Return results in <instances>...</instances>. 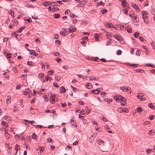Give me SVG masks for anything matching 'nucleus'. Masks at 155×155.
Listing matches in <instances>:
<instances>
[{
  "instance_id": "14",
  "label": "nucleus",
  "mask_w": 155,
  "mask_h": 155,
  "mask_svg": "<svg viewBox=\"0 0 155 155\" xmlns=\"http://www.w3.org/2000/svg\"><path fill=\"white\" fill-rule=\"evenodd\" d=\"M114 37L115 38L117 39L118 41H121L122 40V38L120 36L117 35H114Z\"/></svg>"
},
{
  "instance_id": "2",
  "label": "nucleus",
  "mask_w": 155,
  "mask_h": 155,
  "mask_svg": "<svg viewBox=\"0 0 155 155\" xmlns=\"http://www.w3.org/2000/svg\"><path fill=\"white\" fill-rule=\"evenodd\" d=\"M147 13L145 11H143L142 12V15L143 18L144 20V22L146 23H147L148 21L147 20Z\"/></svg>"
},
{
  "instance_id": "48",
  "label": "nucleus",
  "mask_w": 155,
  "mask_h": 155,
  "mask_svg": "<svg viewBox=\"0 0 155 155\" xmlns=\"http://www.w3.org/2000/svg\"><path fill=\"white\" fill-rule=\"evenodd\" d=\"M40 152L41 153L42 152H43L44 150V147H40Z\"/></svg>"
},
{
  "instance_id": "22",
  "label": "nucleus",
  "mask_w": 155,
  "mask_h": 155,
  "mask_svg": "<svg viewBox=\"0 0 155 155\" xmlns=\"http://www.w3.org/2000/svg\"><path fill=\"white\" fill-rule=\"evenodd\" d=\"M25 28V27H22L21 28H20L17 31V32L18 33H20L22 31V30H23Z\"/></svg>"
},
{
  "instance_id": "44",
  "label": "nucleus",
  "mask_w": 155,
  "mask_h": 155,
  "mask_svg": "<svg viewBox=\"0 0 155 155\" xmlns=\"http://www.w3.org/2000/svg\"><path fill=\"white\" fill-rule=\"evenodd\" d=\"M137 64H129V66H132L135 67H137Z\"/></svg>"
},
{
  "instance_id": "42",
  "label": "nucleus",
  "mask_w": 155,
  "mask_h": 155,
  "mask_svg": "<svg viewBox=\"0 0 155 155\" xmlns=\"http://www.w3.org/2000/svg\"><path fill=\"white\" fill-rule=\"evenodd\" d=\"M111 40L107 41L106 43V45L107 46L110 45L111 43Z\"/></svg>"
},
{
  "instance_id": "56",
  "label": "nucleus",
  "mask_w": 155,
  "mask_h": 155,
  "mask_svg": "<svg viewBox=\"0 0 155 155\" xmlns=\"http://www.w3.org/2000/svg\"><path fill=\"white\" fill-rule=\"evenodd\" d=\"M61 104L62 105V107H65L67 105L66 103H61Z\"/></svg>"
},
{
  "instance_id": "51",
  "label": "nucleus",
  "mask_w": 155,
  "mask_h": 155,
  "mask_svg": "<svg viewBox=\"0 0 155 155\" xmlns=\"http://www.w3.org/2000/svg\"><path fill=\"white\" fill-rule=\"evenodd\" d=\"M139 39L142 41H143V38L142 36H140L139 37Z\"/></svg>"
},
{
  "instance_id": "21",
  "label": "nucleus",
  "mask_w": 155,
  "mask_h": 155,
  "mask_svg": "<svg viewBox=\"0 0 155 155\" xmlns=\"http://www.w3.org/2000/svg\"><path fill=\"white\" fill-rule=\"evenodd\" d=\"M134 13L133 12H129V16L131 18H133L134 17Z\"/></svg>"
},
{
  "instance_id": "28",
  "label": "nucleus",
  "mask_w": 155,
  "mask_h": 155,
  "mask_svg": "<svg viewBox=\"0 0 155 155\" xmlns=\"http://www.w3.org/2000/svg\"><path fill=\"white\" fill-rule=\"evenodd\" d=\"M123 112H125L126 113H127L129 112V111L128 109H127L125 107H123Z\"/></svg>"
},
{
  "instance_id": "26",
  "label": "nucleus",
  "mask_w": 155,
  "mask_h": 155,
  "mask_svg": "<svg viewBox=\"0 0 155 155\" xmlns=\"http://www.w3.org/2000/svg\"><path fill=\"white\" fill-rule=\"evenodd\" d=\"M123 108H122V107L120 108L117 110V111L118 112H119V113H121L123 112Z\"/></svg>"
},
{
  "instance_id": "61",
  "label": "nucleus",
  "mask_w": 155,
  "mask_h": 155,
  "mask_svg": "<svg viewBox=\"0 0 155 155\" xmlns=\"http://www.w3.org/2000/svg\"><path fill=\"white\" fill-rule=\"evenodd\" d=\"M32 61H28L27 62V64L28 65H32Z\"/></svg>"
},
{
  "instance_id": "1",
  "label": "nucleus",
  "mask_w": 155,
  "mask_h": 155,
  "mask_svg": "<svg viewBox=\"0 0 155 155\" xmlns=\"http://www.w3.org/2000/svg\"><path fill=\"white\" fill-rule=\"evenodd\" d=\"M60 35L63 36H65L66 35L68 34V32L66 28H62V31H61L60 33Z\"/></svg>"
},
{
  "instance_id": "20",
  "label": "nucleus",
  "mask_w": 155,
  "mask_h": 155,
  "mask_svg": "<svg viewBox=\"0 0 155 155\" xmlns=\"http://www.w3.org/2000/svg\"><path fill=\"white\" fill-rule=\"evenodd\" d=\"M20 149V147L18 145L16 144L15 147V150L16 151V153H17L18 150Z\"/></svg>"
},
{
  "instance_id": "3",
  "label": "nucleus",
  "mask_w": 155,
  "mask_h": 155,
  "mask_svg": "<svg viewBox=\"0 0 155 155\" xmlns=\"http://www.w3.org/2000/svg\"><path fill=\"white\" fill-rule=\"evenodd\" d=\"M97 134V133H94L92 135H91L89 139V142L91 143H92L94 141V138L96 137Z\"/></svg>"
},
{
  "instance_id": "10",
  "label": "nucleus",
  "mask_w": 155,
  "mask_h": 155,
  "mask_svg": "<svg viewBox=\"0 0 155 155\" xmlns=\"http://www.w3.org/2000/svg\"><path fill=\"white\" fill-rule=\"evenodd\" d=\"M86 1L84 0H82L81 2H80L79 3V6L80 7H83L86 4Z\"/></svg>"
},
{
  "instance_id": "58",
  "label": "nucleus",
  "mask_w": 155,
  "mask_h": 155,
  "mask_svg": "<svg viewBox=\"0 0 155 155\" xmlns=\"http://www.w3.org/2000/svg\"><path fill=\"white\" fill-rule=\"evenodd\" d=\"M53 16L55 18H58V14H56L54 15Z\"/></svg>"
},
{
  "instance_id": "57",
  "label": "nucleus",
  "mask_w": 155,
  "mask_h": 155,
  "mask_svg": "<svg viewBox=\"0 0 155 155\" xmlns=\"http://www.w3.org/2000/svg\"><path fill=\"white\" fill-rule=\"evenodd\" d=\"M25 20L26 21H28L29 23H31L32 22L31 20H30L29 19L27 18L26 19H25Z\"/></svg>"
},
{
  "instance_id": "11",
  "label": "nucleus",
  "mask_w": 155,
  "mask_h": 155,
  "mask_svg": "<svg viewBox=\"0 0 155 155\" xmlns=\"http://www.w3.org/2000/svg\"><path fill=\"white\" fill-rule=\"evenodd\" d=\"M70 125L72 126H77L76 122L74 120H71L70 122Z\"/></svg>"
},
{
  "instance_id": "9",
  "label": "nucleus",
  "mask_w": 155,
  "mask_h": 155,
  "mask_svg": "<svg viewBox=\"0 0 155 155\" xmlns=\"http://www.w3.org/2000/svg\"><path fill=\"white\" fill-rule=\"evenodd\" d=\"M122 96L118 95L114 97V99L116 101H118L120 100L121 97Z\"/></svg>"
},
{
  "instance_id": "24",
  "label": "nucleus",
  "mask_w": 155,
  "mask_h": 155,
  "mask_svg": "<svg viewBox=\"0 0 155 155\" xmlns=\"http://www.w3.org/2000/svg\"><path fill=\"white\" fill-rule=\"evenodd\" d=\"M154 134V132L153 130H151L149 131V134L150 136H152Z\"/></svg>"
},
{
  "instance_id": "60",
  "label": "nucleus",
  "mask_w": 155,
  "mask_h": 155,
  "mask_svg": "<svg viewBox=\"0 0 155 155\" xmlns=\"http://www.w3.org/2000/svg\"><path fill=\"white\" fill-rule=\"evenodd\" d=\"M81 43L82 45H84V46H85L86 44V42L85 41H83L81 42Z\"/></svg>"
},
{
  "instance_id": "25",
  "label": "nucleus",
  "mask_w": 155,
  "mask_h": 155,
  "mask_svg": "<svg viewBox=\"0 0 155 155\" xmlns=\"http://www.w3.org/2000/svg\"><path fill=\"white\" fill-rule=\"evenodd\" d=\"M34 123H35V122L33 120L30 121V122H29V123H31V125H33V126H42V125H33V124Z\"/></svg>"
},
{
  "instance_id": "15",
  "label": "nucleus",
  "mask_w": 155,
  "mask_h": 155,
  "mask_svg": "<svg viewBox=\"0 0 155 155\" xmlns=\"http://www.w3.org/2000/svg\"><path fill=\"white\" fill-rule=\"evenodd\" d=\"M85 87H87L88 88L90 89L92 87V86L91 83H88L86 85Z\"/></svg>"
},
{
  "instance_id": "23",
  "label": "nucleus",
  "mask_w": 155,
  "mask_h": 155,
  "mask_svg": "<svg viewBox=\"0 0 155 155\" xmlns=\"http://www.w3.org/2000/svg\"><path fill=\"white\" fill-rule=\"evenodd\" d=\"M137 111L140 113V112L142 111L143 110V108L142 107H138L137 109Z\"/></svg>"
},
{
  "instance_id": "30",
  "label": "nucleus",
  "mask_w": 155,
  "mask_h": 155,
  "mask_svg": "<svg viewBox=\"0 0 155 155\" xmlns=\"http://www.w3.org/2000/svg\"><path fill=\"white\" fill-rule=\"evenodd\" d=\"M30 54L31 55H32L35 56H36L38 55V54H36L35 51H32L31 52H30Z\"/></svg>"
},
{
  "instance_id": "62",
  "label": "nucleus",
  "mask_w": 155,
  "mask_h": 155,
  "mask_svg": "<svg viewBox=\"0 0 155 155\" xmlns=\"http://www.w3.org/2000/svg\"><path fill=\"white\" fill-rule=\"evenodd\" d=\"M1 124V125H4V126H5L6 125V123L4 121H2Z\"/></svg>"
},
{
  "instance_id": "7",
  "label": "nucleus",
  "mask_w": 155,
  "mask_h": 155,
  "mask_svg": "<svg viewBox=\"0 0 155 155\" xmlns=\"http://www.w3.org/2000/svg\"><path fill=\"white\" fill-rule=\"evenodd\" d=\"M131 6L135 8L137 10V11L138 12H140V9L139 8L138 6L136 4L134 3H132L131 4Z\"/></svg>"
},
{
  "instance_id": "4",
  "label": "nucleus",
  "mask_w": 155,
  "mask_h": 155,
  "mask_svg": "<svg viewBox=\"0 0 155 155\" xmlns=\"http://www.w3.org/2000/svg\"><path fill=\"white\" fill-rule=\"evenodd\" d=\"M50 99L51 102H54L55 101V98L56 96L55 95H53L51 93H50Z\"/></svg>"
},
{
  "instance_id": "32",
  "label": "nucleus",
  "mask_w": 155,
  "mask_h": 155,
  "mask_svg": "<svg viewBox=\"0 0 155 155\" xmlns=\"http://www.w3.org/2000/svg\"><path fill=\"white\" fill-rule=\"evenodd\" d=\"M149 107H150L151 108H153L154 109V110H155V109H154V107L152 105V103H150V104H148Z\"/></svg>"
},
{
  "instance_id": "37",
  "label": "nucleus",
  "mask_w": 155,
  "mask_h": 155,
  "mask_svg": "<svg viewBox=\"0 0 155 155\" xmlns=\"http://www.w3.org/2000/svg\"><path fill=\"white\" fill-rule=\"evenodd\" d=\"M69 15L71 17L73 18L75 16V15L72 13L69 12Z\"/></svg>"
},
{
  "instance_id": "53",
  "label": "nucleus",
  "mask_w": 155,
  "mask_h": 155,
  "mask_svg": "<svg viewBox=\"0 0 155 155\" xmlns=\"http://www.w3.org/2000/svg\"><path fill=\"white\" fill-rule=\"evenodd\" d=\"M146 100V98L145 97H141L140 98V101H144Z\"/></svg>"
},
{
  "instance_id": "34",
  "label": "nucleus",
  "mask_w": 155,
  "mask_h": 155,
  "mask_svg": "<svg viewBox=\"0 0 155 155\" xmlns=\"http://www.w3.org/2000/svg\"><path fill=\"white\" fill-rule=\"evenodd\" d=\"M44 74L43 73H41L40 74H39L38 77L40 78H42L44 76Z\"/></svg>"
},
{
  "instance_id": "33",
  "label": "nucleus",
  "mask_w": 155,
  "mask_h": 155,
  "mask_svg": "<svg viewBox=\"0 0 155 155\" xmlns=\"http://www.w3.org/2000/svg\"><path fill=\"white\" fill-rule=\"evenodd\" d=\"M139 35V33L138 32H136L134 34V36L135 38H137Z\"/></svg>"
},
{
  "instance_id": "18",
  "label": "nucleus",
  "mask_w": 155,
  "mask_h": 155,
  "mask_svg": "<svg viewBox=\"0 0 155 155\" xmlns=\"http://www.w3.org/2000/svg\"><path fill=\"white\" fill-rule=\"evenodd\" d=\"M11 97L9 96L7 97V99H6V102L7 104L11 103Z\"/></svg>"
},
{
  "instance_id": "64",
  "label": "nucleus",
  "mask_w": 155,
  "mask_h": 155,
  "mask_svg": "<svg viewBox=\"0 0 155 155\" xmlns=\"http://www.w3.org/2000/svg\"><path fill=\"white\" fill-rule=\"evenodd\" d=\"M53 85L56 87H58V84L57 82H54L53 83Z\"/></svg>"
},
{
  "instance_id": "13",
  "label": "nucleus",
  "mask_w": 155,
  "mask_h": 155,
  "mask_svg": "<svg viewBox=\"0 0 155 155\" xmlns=\"http://www.w3.org/2000/svg\"><path fill=\"white\" fill-rule=\"evenodd\" d=\"M68 30L69 32L70 33H72L73 32H74L76 31V29L75 27L73 28H68Z\"/></svg>"
},
{
  "instance_id": "47",
  "label": "nucleus",
  "mask_w": 155,
  "mask_h": 155,
  "mask_svg": "<svg viewBox=\"0 0 155 155\" xmlns=\"http://www.w3.org/2000/svg\"><path fill=\"white\" fill-rule=\"evenodd\" d=\"M154 115H150V117L149 118L150 120H152L153 119V118H154Z\"/></svg>"
},
{
  "instance_id": "19",
  "label": "nucleus",
  "mask_w": 155,
  "mask_h": 155,
  "mask_svg": "<svg viewBox=\"0 0 155 155\" xmlns=\"http://www.w3.org/2000/svg\"><path fill=\"white\" fill-rule=\"evenodd\" d=\"M127 31L129 33H131L132 32V28L130 26L127 27Z\"/></svg>"
},
{
  "instance_id": "46",
  "label": "nucleus",
  "mask_w": 155,
  "mask_h": 155,
  "mask_svg": "<svg viewBox=\"0 0 155 155\" xmlns=\"http://www.w3.org/2000/svg\"><path fill=\"white\" fill-rule=\"evenodd\" d=\"M52 140L50 138H48L47 139V141L48 142L51 143L52 142Z\"/></svg>"
},
{
  "instance_id": "50",
  "label": "nucleus",
  "mask_w": 155,
  "mask_h": 155,
  "mask_svg": "<svg viewBox=\"0 0 155 155\" xmlns=\"http://www.w3.org/2000/svg\"><path fill=\"white\" fill-rule=\"evenodd\" d=\"M25 120V125H27L29 123L30 121L29 120Z\"/></svg>"
},
{
  "instance_id": "55",
  "label": "nucleus",
  "mask_w": 155,
  "mask_h": 155,
  "mask_svg": "<svg viewBox=\"0 0 155 155\" xmlns=\"http://www.w3.org/2000/svg\"><path fill=\"white\" fill-rule=\"evenodd\" d=\"M5 119L8 120L10 121L11 120V117L10 116L6 117Z\"/></svg>"
},
{
  "instance_id": "12",
  "label": "nucleus",
  "mask_w": 155,
  "mask_h": 155,
  "mask_svg": "<svg viewBox=\"0 0 155 155\" xmlns=\"http://www.w3.org/2000/svg\"><path fill=\"white\" fill-rule=\"evenodd\" d=\"M60 92L61 93H64L66 91V89L63 86H61L60 87Z\"/></svg>"
},
{
  "instance_id": "43",
  "label": "nucleus",
  "mask_w": 155,
  "mask_h": 155,
  "mask_svg": "<svg viewBox=\"0 0 155 155\" xmlns=\"http://www.w3.org/2000/svg\"><path fill=\"white\" fill-rule=\"evenodd\" d=\"M121 4L122 6L124 7H125V4H126L124 0L122 1Z\"/></svg>"
},
{
  "instance_id": "31",
  "label": "nucleus",
  "mask_w": 155,
  "mask_h": 155,
  "mask_svg": "<svg viewBox=\"0 0 155 155\" xmlns=\"http://www.w3.org/2000/svg\"><path fill=\"white\" fill-rule=\"evenodd\" d=\"M32 137L34 139H37V135L35 134V133H33L32 135Z\"/></svg>"
},
{
  "instance_id": "54",
  "label": "nucleus",
  "mask_w": 155,
  "mask_h": 155,
  "mask_svg": "<svg viewBox=\"0 0 155 155\" xmlns=\"http://www.w3.org/2000/svg\"><path fill=\"white\" fill-rule=\"evenodd\" d=\"M106 94V93L105 92H102L101 93V96H102V97H103V96H102V95H105Z\"/></svg>"
},
{
  "instance_id": "49",
  "label": "nucleus",
  "mask_w": 155,
  "mask_h": 155,
  "mask_svg": "<svg viewBox=\"0 0 155 155\" xmlns=\"http://www.w3.org/2000/svg\"><path fill=\"white\" fill-rule=\"evenodd\" d=\"M25 76H26L27 74H22L21 75V78L22 80L24 79V77Z\"/></svg>"
},
{
  "instance_id": "38",
  "label": "nucleus",
  "mask_w": 155,
  "mask_h": 155,
  "mask_svg": "<svg viewBox=\"0 0 155 155\" xmlns=\"http://www.w3.org/2000/svg\"><path fill=\"white\" fill-rule=\"evenodd\" d=\"M140 53H141L140 50H138L136 52V54L137 55H138L139 56H140Z\"/></svg>"
},
{
  "instance_id": "35",
  "label": "nucleus",
  "mask_w": 155,
  "mask_h": 155,
  "mask_svg": "<svg viewBox=\"0 0 155 155\" xmlns=\"http://www.w3.org/2000/svg\"><path fill=\"white\" fill-rule=\"evenodd\" d=\"M107 11V10L106 9H104L103 10H101V13L102 14H105V13Z\"/></svg>"
},
{
  "instance_id": "8",
  "label": "nucleus",
  "mask_w": 155,
  "mask_h": 155,
  "mask_svg": "<svg viewBox=\"0 0 155 155\" xmlns=\"http://www.w3.org/2000/svg\"><path fill=\"white\" fill-rule=\"evenodd\" d=\"M120 89L124 92L127 91H128V87L124 86L123 87H121Z\"/></svg>"
},
{
  "instance_id": "27",
  "label": "nucleus",
  "mask_w": 155,
  "mask_h": 155,
  "mask_svg": "<svg viewBox=\"0 0 155 155\" xmlns=\"http://www.w3.org/2000/svg\"><path fill=\"white\" fill-rule=\"evenodd\" d=\"M104 143V141L103 140H101L98 142V144L100 146H103Z\"/></svg>"
},
{
  "instance_id": "36",
  "label": "nucleus",
  "mask_w": 155,
  "mask_h": 155,
  "mask_svg": "<svg viewBox=\"0 0 155 155\" xmlns=\"http://www.w3.org/2000/svg\"><path fill=\"white\" fill-rule=\"evenodd\" d=\"M13 22L15 23L16 26H17L18 23L16 19H13L12 20Z\"/></svg>"
},
{
  "instance_id": "45",
  "label": "nucleus",
  "mask_w": 155,
  "mask_h": 155,
  "mask_svg": "<svg viewBox=\"0 0 155 155\" xmlns=\"http://www.w3.org/2000/svg\"><path fill=\"white\" fill-rule=\"evenodd\" d=\"M43 5L45 6H48V1L45 2L43 3Z\"/></svg>"
},
{
  "instance_id": "52",
  "label": "nucleus",
  "mask_w": 155,
  "mask_h": 155,
  "mask_svg": "<svg viewBox=\"0 0 155 155\" xmlns=\"http://www.w3.org/2000/svg\"><path fill=\"white\" fill-rule=\"evenodd\" d=\"M36 99L35 98H33L32 100L31 101V103H33L34 102H35V100H36Z\"/></svg>"
},
{
  "instance_id": "16",
  "label": "nucleus",
  "mask_w": 155,
  "mask_h": 155,
  "mask_svg": "<svg viewBox=\"0 0 155 155\" xmlns=\"http://www.w3.org/2000/svg\"><path fill=\"white\" fill-rule=\"evenodd\" d=\"M126 99H125V98L123 97L122 96H121V99H120V102H124V104H126Z\"/></svg>"
},
{
  "instance_id": "63",
  "label": "nucleus",
  "mask_w": 155,
  "mask_h": 155,
  "mask_svg": "<svg viewBox=\"0 0 155 155\" xmlns=\"http://www.w3.org/2000/svg\"><path fill=\"white\" fill-rule=\"evenodd\" d=\"M152 150L151 149H147L146 151L148 153H150L151 151Z\"/></svg>"
},
{
  "instance_id": "41",
  "label": "nucleus",
  "mask_w": 155,
  "mask_h": 155,
  "mask_svg": "<svg viewBox=\"0 0 155 155\" xmlns=\"http://www.w3.org/2000/svg\"><path fill=\"white\" fill-rule=\"evenodd\" d=\"M58 10V8H56L54 7H53L52 8V11H55Z\"/></svg>"
},
{
  "instance_id": "40",
  "label": "nucleus",
  "mask_w": 155,
  "mask_h": 155,
  "mask_svg": "<svg viewBox=\"0 0 155 155\" xmlns=\"http://www.w3.org/2000/svg\"><path fill=\"white\" fill-rule=\"evenodd\" d=\"M122 51L120 50H118L117 52V54L118 55H120L122 53Z\"/></svg>"
},
{
  "instance_id": "39",
  "label": "nucleus",
  "mask_w": 155,
  "mask_h": 155,
  "mask_svg": "<svg viewBox=\"0 0 155 155\" xmlns=\"http://www.w3.org/2000/svg\"><path fill=\"white\" fill-rule=\"evenodd\" d=\"M12 55V54L11 53L10 54H7L6 55V57L7 58H11L12 57L11 56V55Z\"/></svg>"
},
{
  "instance_id": "17",
  "label": "nucleus",
  "mask_w": 155,
  "mask_h": 155,
  "mask_svg": "<svg viewBox=\"0 0 155 155\" xmlns=\"http://www.w3.org/2000/svg\"><path fill=\"white\" fill-rule=\"evenodd\" d=\"M89 79L91 81H93L94 80H97L99 79L98 78H95L94 77H91V76H89L88 77Z\"/></svg>"
},
{
  "instance_id": "59",
  "label": "nucleus",
  "mask_w": 155,
  "mask_h": 155,
  "mask_svg": "<svg viewBox=\"0 0 155 155\" xmlns=\"http://www.w3.org/2000/svg\"><path fill=\"white\" fill-rule=\"evenodd\" d=\"M101 119L102 120L104 121H106L107 120L106 118L104 117H103L101 118Z\"/></svg>"
},
{
  "instance_id": "6",
  "label": "nucleus",
  "mask_w": 155,
  "mask_h": 155,
  "mask_svg": "<svg viewBox=\"0 0 155 155\" xmlns=\"http://www.w3.org/2000/svg\"><path fill=\"white\" fill-rule=\"evenodd\" d=\"M99 89V88H98L95 90H91V91H90V93H94L95 94H98L100 92V91H99L98 90V89Z\"/></svg>"
},
{
  "instance_id": "5",
  "label": "nucleus",
  "mask_w": 155,
  "mask_h": 155,
  "mask_svg": "<svg viewBox=\"0 0 155 155\" xmlns=\"http://www.w3.org/2000/svg\"><path fill=\"white\" fill-rule=\"evenodd\" d=\"M105 25L107 27L109 28H113L114 27V26L110 22H106L105 23Z\"/></svg>"
},
{
  "instance_id": "29",
  "label": "nucleus",
  "mask_w": 155,
  "mask_h": 155,
  "mask_svg": "<svg viewBox=\"0 0 155 155\" xmlns=\"http://www.w3.org/2000/svg\"><path fill=\"white\" fill-rule=\"evenodd\" d=\"M4 76L5 77H6L7 78H8L9 77V75H8V73L7 72H5L4 74Z\"/></svg>"
}]
</instances>
